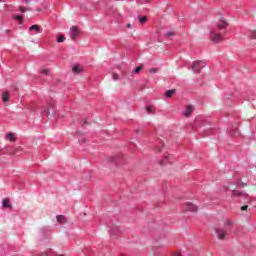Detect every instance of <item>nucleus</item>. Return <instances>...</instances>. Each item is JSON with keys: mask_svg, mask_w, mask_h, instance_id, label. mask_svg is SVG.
Returning a JSON list of instances; mask_svg holds the SVG:
<instances>
[{"mask_svg": "<svg viewBox=\"0 0 256 256\" xmlns=\"http://www.w3.org/2000/svg\"><path fill=\"white\" fill-rule=\"evenodd\" d=\"M229 26L227 21L220 19V21L216 24V28L210 31V39L213 43H221L223 41V34L219 31H224L225 28Z\"/></svg>", "mask_w": 256, "mask_h": 256, "instance_id": "obj_1", "label": "nucleus"}, {"mask_svg": "<svg viewBox=\"0 0 256 256\" xmlns=\"http://www.w3.org/2000/svg\"><path fill=\"white\" fill-rule=\"evenodd\" d=\"M214 231L218 239H225L229 233H233V222L231 220H226L224 227H217Z\"/></svg>", "mask_w": 256, "mask_h": 256, "instance_id": "obj_2", "label": "nucleus"}, {"mask_svg": "<svg viewBox=\"0 0 256 256\" xmlns=\"http://www.w3.org/2000/svg\"><path fill=\"white\" fill-rule=\"evenodd\" d=\"M232 197H239V199H244L242 201V203H249V201H251L249 194H247L246 192H243V191H239V190H233Z\"/></svg>", "mask_w": 256, "mask_h": 256, "instance_id": "obj_3", "label": "nucleus"}, {"mask_svg": "<svg viewBox=\"0 0 256 256\" xmlns=\"http://www.w3.org/2000/svg\"><path fill=\"white\" fill-rule=\"evenodd\" d=\"M204 67H207V63L204 61L196 60L192 63V71L194 73H201V69H204Z\"/></svg>", "mask_w": 256, "mask_h": 256, "instance_id": "obj_4", "label": "nucleus"}, {"mask_svg": "<svg viewBox=\"0 0 256 256\" xmlns=\"http://www.w3.org/2000/svg\"><path fill=\"white\" fill-rule=\"evenodd\" d=\"M43 115H55V104L50 102L48 106L44 107L42 110Z\"/></svg>", "mask_w": 256, "mask_h": 256, "instance_id": "obj_5", "label": "nucleus"}, {"mask_svg": "<svg viewBox=\"0 0 256 256\" xmlns=\"http://www.w3.org/2000/svg\"><path fill=\"white\" fill-rule=\"evenodd\" d=\"M183 209H184V211H190L192 213H197L199 208L197 206H195L193 203L187 202L186 204H184Z\"/></svg>", "mask_w": 256, "mask_h": 256, "instance_id": "obj_6", "label": "nucleus"}, {"mask_svg": "<svg viewBox=\"0 0 256 256\" xmlns=\"http://www.w3.org/2000/svg\"><path fill=\"white\" fill-rule=\"evenodd\" d=\"M108 227L110 228V234L111 235H121V229H119V226L113 224V222H111L110 225H108Z\"/></svg>", "mask_w": 256, "mask_h": 256, "instance_id": "obj_7", "label": "nucleus"}, {"mask_svg": "<svg viewBox=\"0 0 256 256\" xmlns=\"http://www.w3.org/2000/svg\"><path fill=\"white\" fill-rule=\"evenodd\" d=\"M108 161L110 163H115V165H121V161H123V156H121V155L110 156V157H108Z\"/></svg>", "mask_w": 256, "mask_h": 256, "instance_id": "obj_8", "label": "nucleus"}, {"mask_svg": "<svg viewBox=\"0 0 256 256\" xmlns=\"http://www.w3.org/2000/svg\"><path fill=\"white\" fill-rule=\"evenodd\" d=\"M228 133L231 137H239V128L237 127V124H234L232 127L228 129Z\"/></svg>", "mask_w": 256, "mask_h": 256, "instance_id": "obj_9", "label": "nucleus"}, {"mask_svg": "<svg viewBox=\"0 0 256 256\" xmlns=\"http://www.w3.org/2000/svg\"><path fill=\"white\" fill-rule=\"evenodd\" d=\"M70 30H71V39H72V41H77V37L79 36V27L72 26L70 28Z\"/></svg>", "mask_w": 256, "mask_h": 256, "instance_id": "obj_10", "label": "nucleus"}, {"mask_svg": "<svg viewBox=\"0 0 256 256\" xmlns=\"http://www.w3.org/2000/svg\"><path fill=\"white\" fill-rule=\"evenodd\" d=\"M2 207H3V209H12L13 206L11 205V200L9 198H5L2 201Z\"/></svg>", "mask_w": 256, "mask_h": 256, "instance_id": "obj_11", "label": "nucleus"}, {"mask_svg": "<svg viewBox=\"0 0 256 256\" xmlns=\"http://www.w3.org/2000/svg\"><path fill=\"white\" fill-rule=\"evenodd\" d=\"M47 233H49V230H47V228L39 229V235H40L41 239H45V237H47Z\"/></svg>", "mask_w": 256, "mask_h": 256, "instance_id": "obj_12", "label": "nucleus"}, {"mask_svg": "<svg viewBox=\"0 0 256 256\" xmlns=\"http://www.w3.org/2000/svg\"><path fill=\"white\" fill-rule=\"evenodd\" d=\"M9 97H10L9 91H5L2 93V101H4V103H9Z\"/></svg>", "mask_w": 256, "mask_h": 256, "instance_id": "obj_13", "label": "nucleus"}, {"mask_svg": "<svg viewBox=\"0 0 256 256\" xmlns=\"http://www.w3.org/2000/svg\"><path fill=\"white\" fill-rule=\"evenodd\" d=\"M175 93H177V90L171 89V90H167L165 95H166L167 99H171V97H173V95H175Z\"/></svg>", "mask_w": 256, "mask_h": 256, "instance_id": "obj_14", "label": "nucleus"}, {"mask_svg": "<svg viewBox=\"0 0 256 256\" xmlns=\"http://www.w3.org/2000/svg\"><path fill=\"white\" fill-rule=\"evenodd\" d=\"M167 163H171L169 159V154H165L164 159L160 161V165H167Z\"/></svg>", "mask_w": 256, "mask_h": 256, "instance_id": "obj_15", "label": "nucleus"}, {"mask_svg": "<svg viewBox=\"0 0 256 256\" xmlns=\"http://www.w3.org/2000/svg\"><path fill=\"white\" fill-rule=\"evenodd\" d=\"M72 71H73V73L79 74V73H81V71H83V70L81 69V66H79L78 64H76V65L73 66Z\"/></svg>", "mask_w": 256, "mask_h": 256, "instance_id": "obj_16", "label": "nucleus"}, {"mask_svg": "<svg viewBox=\"0 0 256 256\" xmlns=\"http://www.w3.org/2000/svg\"><path fill=\"white\" fill-rule=\"evenodd\" d=\"M146 111L149 115H153L155 113V107L148 105L146 106Z\"/></svg>", "mask_w": 256, "mask_h": 256, "instance_id": "obj_17", "label": "nucleus"}, {"mask_svg": "<svg viewBox=\"0 0 256 256\" xmlns=\"http://www.w3.org/2000/svg\"><path fill=\"white\" fill-rule=\"evenodd\" d=\"M191 111H193L192 106H187L185 112H184V117H189L191 115Z\"/></svg>", "mask_w": 256, "mask_h": 256, "instance_id": "obj_18", "label": "nucleus"}, {"mask_svg": "<svg viewBox=\"0 0 256 256\" xmlns=\"http://www.w3.org/2000/svg\"><path fill=\"white\" fill-rule=\"evenodd\" d=\"M41 27L37 24H34L30 27V31H35V33H39Z\"/></svg>", "mask_w": 256, "mask_h": 256, "instance_id": "obj_19", "label": "nucleus"}, {"mask_svg": "<svg viewBox=\"0 0 256 256\" xmlns=\"http://www.w3.org/2000/svg\"><path fill=\"white\" fill-rule=\"evenodd\" d=\"M56 221H57L58 223H65V216H63V215H57V216H56Z\"/></svg>", "mask_w": 256, "mask_h": 256, "instance_id": "obj_20", "label": "nucleus"}, {"mask_svg": "<svg viewBox=\"0 0 256 256\" xmlns=\"http://www.w3.org/2000/svg\"><path fill=\"white\" fill-rule=\"evenodd\" d=\"M138 21L143 25V23H147V16H138Z\"/></svg>", "mask_w": 256, "mask_h": 256, "instance_id": "obj_21", "label": "nucleus"}, {"mask_svg": "<svg viewBox=\"0 0 256 256\" xmlns=\"http://www.w3.org/2000/svg\"><path fill=\"white\" fill-rule=\"evenodd\" d=\"M6 139H8V141H15V134L11 132L6 134Z\"/></svg>", "mask_w": 256, "mask_h": 256, "instance_id": "obj_22", "label": "nucleus"}, {"mask_svg": "<svg viewBox=\"0 0 256 256\" xmlns=\"http://www.w3.org/2000/svg\"><path fill=\"white\" fill-rule=\"evenodd\" d=\"M214 132H215V129L205 130L203 135L204 137H208V135H213Z\"/></svg>", "mask_w": 256, "mask_h": 256, "instance_id": "obj_23", "label": "nucleus"}, {"mask_svg": "<svg viewBox=\"0 0 256 256\" xmlns=\"http://www.w3.org/2000/svg\"><path fill=\"white\" fill-rule=\"evenodd\" d=\"M65 39H66L65 36L59 35L57 37L56 41H57V43H63V42H65Z\"/></svg>", "mask_w": 256, "mask_h": 256, "instance_id": "obj_24", "label": "nucleus"}, {"mask_svg": "<svg viewBox=\"0 0 256 256\" xmlns=\"http://www.w3.org/2000/svg\"><path fill=\"white\" fill-rule=\"evenodd\" d=\"M143 70V66H138L133 70V73L139 74Z\"/></svg>", "mask_w": 256, "mask_h": 256, "instance_id": "obj_25", "label": "nucleus"}, {"mask_svg": "<svg viewBox=\"0 0 256 256\" xmlns=\"http://www.w3.org/2000/svg\"><path fill=\"white\" fill-rule=\"evenodd\" d=\"M14 19L16 21H20V24L23 23V15H16V16H14Z\"/></svg>", "mask_w": 256, "mask_h": 256, "instance_id": "obj_26", "label": "nucleus"}, {"mask_svg": "<svg viewBox=\"0 0 256 256\" xmlns=\"http://www.w3.org/2000/svg\"><path fill=\"white\" fill-rule=\"evenodd\" d=\"M21 13H25L26 11H31V8H25L24 6H20Z\"/></svg>", "mask_w": 256, "mask_h": 256, "instance_id": "obj_27", "label": "nucleus"}, {"mask_svg": "<svg viewBox=\"0 0 256 256\" xmlns=\"http://www.w3.org/2000/svg\"><path fill=\"white\" fill-rule=\"evenodd\" d=\"M112 79H113V81H119V74L114 73V74L112 75Z\"/></svg>", "mask_w": 256, "mask_h": 256, "instance_id": "obj_28", "label": "nucleus"}, {"mask_svg": "<svg viewBox=\"0 0 256 256\" xmlns=\"http://www.w3.org/2000/svg\"><path fill=\"white\" fill-rule=\"evenodd\" d=\"M251 39H256V30L250 32Z\"/></svg>", "mask_w": 256, "mask_h": 256, "instance_id": "obj_29", "label": "nucleus"}, {"mask_svg": "<svg viewBox=\"0 0 256 256\" xmlns=\"http://www.w3.org/2000/svg\"><path fill=\"white\" fill-rule=\"evenodd\" d=\"M49 73H50V70H49V69H43V70L41 71V74H42V75H49Z\"/></svg>", "mask_w": 256, "mask_h": 256, "instance_id": "obj_30", "label": "nucleus"}, {"mask_svg": "<svg viewBox=\"0 0 256 256\" xmlns=\"http://www.w3.org/2000/svg\"><path fill=\"white\" fill-rule=\"evenodd\" d=\"M138 3H140L141 5H145V3H149V1L151 0H137Z\"/></svg>", "mask_w": 256, "mask_h": 256, "instance_id": "obj_31", "label": "nucleus"}, {"mask_svg": "<svg viewBox=\"0 0 256 256\" xmlns=\"http://www.w3.org/2000/svg\"><path fill=\"white\" fill-rule=\"evenodd\" d=\"M175 35V32H166L167 37H173Z\"/></svg>", "mask_w": 256, "mask_h": 256, "instance_id": "obj_32", "label": "nucleus"}, {"mask_svg": "<svg viewBox=\"0 0 256 256\" xmlns=\"http://www.w3.org/2000/svg\"><path fill=\"white\" fill-rule=\"evenodd\" d=\"M247 209H249L248 205H244L241 207V211H247Z\"/></svg>", "mask_w": 256, "mask_h": 256, "instance_id": "obj_33", "label": "nucleus"}, {"mask_svg": "<svg viewBox=\"0 0 256 256\" xmlns=\"http://www.w3.org/2000/svg\"><path fill=\"white\" fill-rule=\"evenodd\" d=\"M150 73H152V74L157 73V68H151V69H150Z\"/></svg>", "mask_w": 256, "mask_h": 256, "instance_id": "obj_34", "label": "nucleus"}, {"mask_svg": "<svg viewBox=\"0 0 256 256\" xmlns=\"http://www.w3.org/2000/svg\"><path fill=\"white\" fill-rule=\"evenodd\" d=\"M238 185H239V187H247V184H245L243 182H239Z\"/></svg>", "mask_w": 256, "mask_h": 256, "instance_id": "obj_35", "label": "nucleus"}, {"mask_svg": "<svg viewBox=\"0 0 256 256\" xmlns=\"http://www.w3.org/2000/svg\"><path fill=\"white\" fill-rule=\"evenodd\" d=\"M83 177H84V179H86V180H87V179H91V172H89V174H88L87 176L84 175Z\"/></svg>", "mask_w": 256, "mask_h": 256, "instance_id": "obj_36", "label": "nucleus"}, {"mask_svg": "<svg viewBox=\"0 0 256 256\" xmlns=\"http://www.w3.org/2000/svg\"><path fill=\"white\" fill-rule=\"evenodd\" d=\"M89 123H87V120H84V122L82 123V127H85V125H88Z\"/></svg>", "mask_w": 256, "mask_h": 256, "instance_id": "obj_37", "label": "nucleus"}, {"mask_svg": "<svg viewBox=\"0 0 256 256\" xmlns=\"http://www.w3.org/2000/svg\"><path fill=\"white\" fill-rule=\"evenodd\" d=\"M174 256H181V253L176 252V253H174Z\"/></svg>", "mask_w": 256, "mask_h": 256, "instance_id": "obj_38", "label": "nucleus"}, {"mask_svg": "<svg viewBox=\"0 0 256 256\" xmlns=\"http://www.w3.org/2000/svg\"><path fill=\"white\" fill-rule=\"evenodd\" d=\"M14 91H19V88H17L16 86L13 87Z\"/></svg>", "mask_w": 256, "mask_h": 256, "instance_id": "obj_39", "label": "nucleus"}, {"mask_svg": "<svg viewBox=\"0 0 256 256\" xmlns=\"http://www.w3.org/2000/svg\"><path fill=\"white\" fill-rule=\"evenodd\" d=\"M24 3H30L31 0H22Z\"/></svg>", "mask_w": 256, "mask_h": 256, "instance_id": "obj_40", "label": "nucleus"}, {"mask_svg": "<svg viewBox=\"0 0 256 256\" xmlns=\"http://www.w3.org/2000/svg\"><path fill=\"white\" fill-rule=\"evenodd\" d=\"M128 29H131V24H127Z\"/></svg>", "mask_w": 256, "mask_h": 256, "instance_id": "obj_41", "label": "nucleus"}, {"mask_svg": "<svg viewBox=\"0 0 256 256\" xmlns=\"http://www.w3.org/2000/svg\"><path fill=\"white\" fill-rule=\"evenodd\" d=\"M157 151H161V148L157 147Z\"/></svg>", "mask_w": 256, "mask_h": 256, "instance_id": "obj_42", "label": "nucleus"}, {"mask_svg": "<svg viewBox=\"0 0 256 256\" xmlns=\"http://www.w3.org/2000/svg\"><path fill=\"white\" fill-rule=\"evenodd\" d=\"M81 141H82V143H85V139H82Z\"/></svg>", "mask_w": 256, "mask_h": 256, "instance_id": "obj_43", "label": "nucleus"}, {"mask_svg": "<svg viewBox=\"0 0 256 256\" xmlns=\"http://www.w3.org/2000/svg\"><path fill=\"white\" fill-rule=\"evenodd\" d=\"M37 11H41V9H40V8H38V9H37Z\"/></svg>", "mask_w": 256, "mask_h": 256, "instance_id": "obj_44", "label": "nucleus"}, {"mask_svg": "<svg viewBox=\"0 0 256 256\" xmlns=\"http://www.w3.org/2000/svg\"><path fill=\"white\" fill-rule=\"evenodd\" d=\"M123 77H125V72H123Z\"/></svg>", "mask_w": 256, "mask_h": 256, "instance_id": "obj_45", "label": "nucleus"}, {"mask_svg": "<svg viewBox=\"0 0 256 256\" xmlns=\"http://www.w3.org/2000/svg\"><path fill=\"white\" fill-rule=\"evenodd\" d=\"M136 133H139V130H136Z\"/></svg>", "mask_w": 256, "mask_h": 256, "instance_id": "obj_46", "label": "nucleus"}]
</instances>
